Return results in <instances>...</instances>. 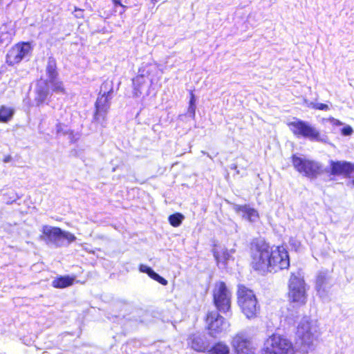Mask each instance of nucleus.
I'll return each mask as SVG.
<instances>
[{"mask_svg":"<svg viewBox=\"0 0 354 354\" xmlns=\"http://www.w3.org/2000/svg\"><path fill=\"white\" fill-rule=\"evenodd\" d=\"M251 266L255 270L268 272L272 247L265 240L257 239L252 241L250 247Z\"/></svg>","mask_w":354,"mask_h":354,"instance_id":"obj_1","label":"nucleus"},{"mask_svg":"<svg viewBox=\"0 0 354 354\" xmlns=\"http://www.w3.org/2000/svg\"><path fill=\"white\" fill-rule=\"evenodd\" d=\"M41 232L40 239L54 248L68 247L77 239L73 234L58 227L44 225Z\"/></svg>","mask_w":354,"mask_h":354,"instance_id":"obj_2","label":"nucleus"},{"mask_svg":"<svg viewBox=\"0 0 354 354\" xmlns=\"http://www.w3.org/2000/svg\"><path fill=\"white\" fill-rule=\"evenodd\" d=\"M288 127L292 133L298 138H306L311 142H319L326 143L328 141V137L322 135L319 130L314 125L307 121L300 119L288 123Z\"/></svg>","mask_w":354,"mask_h":354,"instance_id":"obj_3","label":"nucleus"},{"mask_svg":"<svg viewBox=\"0 0 354 354\" xmlns=\"http://www.w3.org/2000/svg\"><path fill=\"white\" fill-rule=\"evenodd\" d=\"M307 285L299 271L292 272L288 283V299L297 306H303L307 301Z\"/></svg>","mask_w":354,"mask_h":354,"instance_id":"obj_4","label":"nucleus"},{"mask_svg":"<svg viewBox=\"0 0 354 354\" xmlns=\"http://www.w3.org/2000/svg\"><path fill=\"white\" fill-rule=\"evenodd\" d=\"M237 297L238 304L245 317L248 319L256 317L260 310V306L253 291L244 286H239Z\"/></svg>","mask_w":354,"mask_h":354,"instance_id":"obj_5","label":"nucleus"},{"mask_svg":"<svg viewBox=\"0 0 354 354\" xmlns=\"http://www.w3.org/2000/svg\"><path fill=\"white\" fill-rule=\"evenodd\" d=\"M292 162L299 174L310 179H315L322 174V165L317 161L294 154L292 156Z\"/></svg>","mask_w":354,"mask_h":354,"instance_id":"obj_6","label":"nucleus"},{"mask_svg":"<svg viewBox=\"0 0 354 354\" xmlns=\"http://www.w3.org/2000/svg\"><path fill=\"white\" fill-rule=\"evenodd\" d=\"M232 292L223 281L216 283L213 289V301L216 310L228 313L231 309Z\"/></svg>","mask_w":354,"mask_h":354,"instance_id":"obj_7","label":"nucleus"},{"mask_svg":"<svg viewBox=\"0 0 354 354\" xmlns=\"http://www.w3.org/2000/svg\"><path fill=\"white\" fill-rule=\"evenodd\" d=\"M262 354H294V349L288 339L273 335L265 342Z\"/></svg>","mask_w":354,"mask_h":354,"instance_id":"obj_8","label":"nucleus"},{"mask_svg":"<svg viewBox=\"0 0 354 354\" xmlns=\"http://www.w3.org/2000/svg\"><path fill=\"white\" fill-rule=\"evenodd\" d=\"M46 81L50 82L52 92L57 95L66 94V89L63 82L59 77L57 61L53 56L48 57L45 68Z\"/></svg>","mask_w":354,"mask_h":354,"instance_id":"obj_9","label":"nucleus"},{"mask_svg":"<svg viewBox=\"0 0 354 354\" xmlns=\"http://www.w3.org/2000/svg\"><path fill=\"white\" fill-rule=\"evenodd\" d=\"M206 324L210 336L221 337L224 335L230 326L229 322L218 311L209 312L206 316Z\"/></svg>","mask_w":354,"mask_h":354,"instance_id":"obj_10","label":"nucleus"},{"mask_svg":"<svg viewBox=\"0 0 354 354\" xmlns=\"http://www.w3.org/2000/svg\"><path fill=\"white\" fill-rule=\"evenodd\" d=\"M290 266L289 254L283 246L272 247V257L270 259L268 266L269 272H277L279 270L288 269Z\"/></svg>","mask_w":354,"mask_h":354,"instance_id":"obj_11","label":"nucleus"},{"mask_svg":"<svg viewBox=\"0 0 354 354\" xmlns=\"http://www.w3.org/2000/svg\"><path fill=\"white\" fill-rule=\"evenodd\" d=\"M33 50L29 41H21L12 46L6 55V63L10 66L19 64L24 59L31 55Z\"/></svg>","mask_w":354,"mask_h":354,"instance_id":"obj_12","label":"nucleus"},{"mask_svg":"<svg viewBox=\"0 0 354 354\" xmlns=\"http://www.w3.org/2000/svg\"><path fill=\"white\" fill-rule=\"evenodd\" d=\"M112 98L113 96L98 94L95 101L93 122H97L102 127H105L106 125L107 114L110 109Z\"/></svg>","mask_w":354,"mask_h":354,"instance_id":"obj_13","label":"nucleus"},{"mask_svg":"<svg viewBox=\"0 0 354 354\" xmlns=\"http://www.w3.org/2000/svg\"><path fill=\"white\" fill-rule=\"evenodd\" d=\"M297 337H298L297 344L301 345V350L304 353H308L313 349L314 335L310 331V323L303 319L297 326Z\"/></svg>","mask_w":354,"mask_h":354,"instance_id":"obj_14","label":"nucleus"},{"mask_svg":"<svg viewBox=\"0 0 354 354\" xmlns=\"http://www.w3.org/2000/svg\"><path fill=\"white\" fill-rule=\"evenodd\" d=\"M156 70L157 67L153 64H146L139 68L138 75L132 80L133 95L135 97H139L142 93L143 87L146 84L147 81L152 80L149 78L151 73Z\"/></svg>","mask_w":354,"mask_h":354,"instance_id":"obj_15","label":"nucleus"},{"mask_svg":"<svg viewBox=\"0 0 354 354\" xmlns=\"http://www.w3.org/2000/svg\"><path fill=\"white\" fill-rule=\"evenodd\" d=\"M333 286L331 277L326 271H320L317 273L315 281V289L317 295L324 301L330 299V291Z\"/></svg>","mask_w":354,"mask_h":354,"instance_id":"obj_16","label":"nucleus"},{"mask_svg":"<svg viewBox=\"0 0 354 354\" xmlns=\"http://www.w3.org/2000/svg\"><path fill=\"white\" fill-rule=\"evenodd\" d=\"M234 250L229 251L227 248L215 245L212 249L213 256L219 269L227 271L230 262L234 261L232 253Z\"/></svg>","mask_w":354,"mask_h":354,"instance_id":"obj_17","label":"nucleus"},{"mask_svg":"<svg viewBox=\"0 0 354 354\" xmlns=\"http://www.w3.org/2000/svg\"><path fill=\"white\" fill-rule=\"evenodd\" d=\"M232 344L236 354H254L252 342L245 333L237 334L234 337Z\"/></svg>","mask_w":354,"mask_h":354,"instance_id":"obj_18","label":"nucleus"},{"mask_svg":"<svg viewBox=\"0 0 354 354\" xmlns=\"http://www.w3.org/2000/svg\"><path fill=\"white\" fill-rule=\"evenodd\" d=\"M50 82L40 78L37 81L35 88V101L37 106H40L46 102L48 98L52 95Z\"/></svg>","mask_w":354,"mask_h":354,"instance_id":"obj_19","label":"nucleus"},{"mask_svg":"<svg viewBox=\"0 0 354 354\" xmlns=\"http://www.w3.org/2000/svg\"><path fill=\"white\" fill-rule=\"evenodd\" d=\"M329 163L330 175H342L346 178H350L351 174L354 172V164L351 162L330 160Z\"/></svg>","mask_w":354,"mask_h":354,"instance_id":"obj_20","label":"nucleus"},{"mask_svg":"<svg viewBox=\"0 0 354 354\" xmlns=\"http://www.w3.org/2000/svg\"><path fill=\"white\" fill-rule=\"evenodd\" d=\"M234 209L236 213L241 214L243 218L252 223L257 221L259 217L257 210L251 207L249 205H235Z\"/></svg>","mask_w":354,"mask_h":354,"instance_id":"obj_21","label":"nucleus"},{"mask_svg":"<svg viewBox=\"0 0 354 354\" xmlns=\"http://www.w3.org/2000/svg\"><path fill=\"white\" fill-rule=\"evenodd\" d=\"M189 339L192 348L198 352H205L209 347V343L205 335L194 334Z\"/></svg>","mask_w":354,"mask_h":354,"instance_id":"obj_22","label":"nucleus"},{"mask_svg":"<svg viewBox=\"0 0 354 354\" xmlns=\"http://www.w3.org/2000/svg\"><path fill=\"white\" fill-rule=\"evenodd\" d=\"M75 278L68 275L60 276L52 281V286L55 288H65L73 284Z\"/></svg>","mask_w":354,"mask_h":354,"instance_id":"obj_23","label":"nucleus"},{"mask_svg":"<svg viewBox=\"0 0 354 354\" xmlns=\"http://www.w3.org/2000/svg\"><path fill=\"white\" fill-rule=\"evenodd\" d=\"M14 113V109L1 105L0 106V122H8L12 118Z\"/></svg>","mask_w":354,"mask_h":354,"instance_id":"obj_24","label":"nucleus"},{"mask_svg":"<svg viewBox=\"0 0 354 354\" xmlns=\"http://www.w3.org/2000/svg\"><path fill=\"white\" fill-rule=\"evenodd\" d=\"M229 347L223 342L216 343L208 351L207 354H229Z\"/></svg>","mask_w":354,"mask_h":354,"instance_id":"obj_25","label":"nucleus"},{"mask_svg":"<svg viewBox=\"0 0 354 354\" xmlns=\"http://www.w3.org/2000/svg\"><path fill=\"white\" fill-rule=\"evenodd\" d=\"M113 81L106 80L102 84L98 94L106 96H113Z\"/></svg>","mask_w":354,"mask_h":354,"instance_id":"obj_26","label":"nucleus"},{"mask_svg":"<svg viewBox=\"0 0 354 354\" xmlns=\"http://www.w3.org/2000/svg\"><path fill=\"white\" fill-rule=\"evenodd\" d=\"M184 218L185 216L183 214L176 212L170 215L168 218V221L171 226L176 227L180 225Z\"/></svg>","mask_w":354,"mask_h":354,"instance_id":"obj_27","label":"nucleus"},{"mask_svg":"<svg viewBox=\"0 0 354 354\" xmlns=\"http://www.w3.org/2000/svg\"><path fill=\"white\" fill-rule=\"evenodd\" d=\"M57 136H65L70 132L69 127L63 123H57L55 127Z\"/></svg>","mask_w":354,"mask_h":354,"instance_id":"obj_28","label":"nucleus"},{"mask_svg":"<svg viewBox=\"0 0 354 354\" xmlns=\"http://www.w3.org/2000/svg\"><path fill=\"white\" fill-rule=\"evenodd\" d=\"M150 278L152 279L158 281L160 284L163 286H166L168 283V281L162 277H161L160 274H158L157 272H156L154 270L151 273Z\"/></svg>","mask_w":354,"mask_h":354,"instance_id":"obj_29","label":"nucleus"},{"mask_svg":"<svg viewBox=\"0 0 354 354\" xmlns=\"http://www.w3.org/2000/svg\"><path fill=\"white\" fill-rule=\"evenodd\" d=\"M7 196H9V198L6 199L5 198V201L7 204H11L13 202L16 201V200L18 198V197L16 196V194L12 192H8V193L4 194V196L6 197Z\"/></svg>","mask_w":354,"mask_h":354,"instance_id":"obj_30","label":"nucleus"},{"mask_svg":"<svg viewBox=\"0 0 354 354\" xmlns=\"http://www.w3.org/2000/svg\"><path fill=\"white\" fill-rule=\"evenodd\" d=\"M312 108L315 109L328 111L329 107L327 104L323 103H311Z\"/></svg>","mask_w":354,"mask_h":354,"instance_id":"obj_31","label":"nucleus"},{"mask_svg":"<svg viewBox=\"0 0 354 354\" xmlns=\"http://www.w3.org/2000/svg\"><path fill=\"white\" fill-rule=\"evenodd\" d=\"M153 270L148 266L144 264H140L139 266V271L142 273H146L149 277L150 276Z\"/></svg>","mask_w":354,"mask_h":354,"instance_id":"obj_32","label":"nucleus"},{"mask_svg":"<svg viewBox=\"0 0 354 354\" xmlns=\"http://www.w3.org/2000/svg\"><path fill=\"white\" fill-rule=\"evenodd\" d=\"M196 106L189 105L186 115L194 120L196 116Z\"/></svg>","mask_w":354,"mask_h":354,"instance_id":"obj_33","label":"nucleus"},{"mask_svg":"<svg viewBox=\"0 0 354 354\" xmlns=\"http://www.w3.org/2000/svg\"><path fill=\"white\" fill-rule=\"evenodd\" d=\"M341 133L342 136H348L353 133V129L351 126L346 125L341 129Z\"/></svg>","mask_w":354,"mask_h":354,"instance_id":"obj_34","label":"nucleus"},{"mask_svg":"<svg viewBox=\"0 0 354 354\" xmlns=\"http://www.w3.org/2000/svg\"><path fill=\"white\" fill-rule=\"evenodd\" d=\"M113 2L115 7L120 6L121 8V10L119 11V13L120 15L122 14L125 11L127 7L122 5L120 0H113Z\"/></svg>","mask_w":354,"mask_h":354,"instance_id":"obj_35","label":"nucleus"},{"mask_svg":"<svg viewBox=\"0 0 354 354\" xmlns=\"http://www.w3.org/2000/svg\"><path fill=\"white\" fill-rule=\"evenodd\" d=\"M151 317V314L149 313L148 312H146L144 315H143V319L140 320V322L142 323H145V324H148L149 322H153V320H151L150 319Z\"/></svg>","mask_w":354,"mask_h":354,"instance_id":"obj_36","label":"nucleus"},{"mask_svg":"<svg viewBox=\"0 0 354 354\" xmlns=\"http://www.w3.org/2000/svg\"><path fill=\"white\" fill-rule=\"evenodd\" d=\"M75 16L77 18H82L83 17V10L75 8Z\"/></svg>","mask_w":354,"mask_h":354,"instance_id":"obj_37","label":"nucleus"},{"mask_svg":"<svg viewBox=\"0 0 354 354\" xmlns=\"http://www.w3.org/2000/svg\"><path fill=\"white\" fill-rule=\"evenodd\" d=\"M189 105L196 106V97L192 91L190 93Z\"/></svg>","mask_w":354,"mask_h":354,"instance_id":"obj_38","label":"nucleus"},{"mask_svg":"<svg viewBox=\"0 0 354 354\" xmlns=\"http://www.w3.org/2000/svg\"><path fill=\"white\" fill-rule=\"evenodd\" d=\"M330 122L333 125L335 126H342L343 124V123L341 121L335 118L330 119Z\"/></svg>","mask_w":354,"mask_h":354,"instance_id":"obj_39","label":"nucleus"},{"mask_svg":"<svg viewBox=\"0 0 354 354\" xmlns=\"http://www.w3.org/2000/svg\"><path fill=\"white\" fill-rule=\"evenodd\" d=\"M12 156L9 155V156H6L3 158V161L4 162L7 163V162H10L12 160Z\"/></svg>","mask_w":354,"mask_h":354,"instance_id":"obj_40","label":"nucleus"},{"mask_svg":"<svg viewBox=\"0 0 354 354\" xmlns=\"http://www.w3.org/2000/svg\"><path fill=\"white\" fill-rule=\"evenodd\" d=\"M237 168V165L236 164H232L230 165V169H236Z\"/></svg>","mask_w":354,"mask_h":354,"instance_id":"obj_41","label":"nucleus"},{"mask_svg":"<svg viewBox=\"0 0 354 354\" xmlns=\"http://www.w3.org/2000/svg\"><path fill=\"white\" fill-rule=\"evenodd\" d=\"M348 184H352L353 186H354V180H352L348 183Z\"/></svg>","mask_w":354,"mask_h":354,"instance_id":"obj_42","label":"nucleus"},{"mask_svg":"<svg viewBox=\"0 0 354 354\" xmlns=\"http://www.w3.org/2000/svg\"><path fill=\"white\" fill-rule=\"evenodd\" d=\"M151 2L155 4L156 2H158L159 0H151Z\"/></svg>","mask_w":354,"mask_h":354,"instance_id":"obj_43","label":"nucleus"}]
</instances>
